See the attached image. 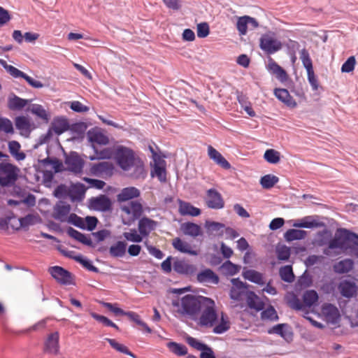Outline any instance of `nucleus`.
Returning a JSON list of instances; mask_svg holds the SVG:
<instances>
[{
  "label": "nucleus",
  "instance_id": "58836bf2",
  "mask_svg": "<svg viewBox=\"0 0 358 358\" xmlns=\"http://www.w3.org/2000/svg\"><path fill=\"white\" fill-rule=\"evenodd\" d=\"M243 277L255 283L258 285H264L265 282L264 281L263 275L255 270H248L243 273Z\"/></svg>",
  "mask_w": 358,
  "mask_h": 358
},
{
  "label": "nucleus",
  "instance_id": "c85d7f7f",
  "mask_svg": "<svg viewBox=\"0 0 358 358\" xmlns=\"http://www.w3.org/2000/svg\"><path fill=\"white\" fill-rule=\"evenodd\" d=\"M178 211L181 215L198 216L201 214V210L189 202L178 200Z\"/></svg>",
  "mask_w": 358,
  "mask_h": 358
},
{
  "label": "nucleus",
  "instance_id": "5fc2aeb1",
  "mask_svg": "<svg viewBox=\"0 0 358 358\" xmlns=\"http://www.w3.org/2000/svg\"><path fill=\"white\" fill-rule=\"evenodd\" d=\"M16 128L21 131L29 132L30 131V122L29 120L24 116H20L15 118Z\"/></svg>",
  "mask_w": 358,
  "mask_h": 358
},
{
  "label": "nucleus",
  "instance_id": "338daca9",
  "mask_svg": "<svg viewBox=\"0 0 358 358\" xmlns=\"http://www.w3.org/2000/svg\"><path fill=\"white\" fill-rule=\"evenodd\" d=\"M340 233L343 234L345 241L350 242L353 245L358 246V235L349 231L347 229H341Z\"/></svg>",
  "mask_w": 358,
  "mask_h": 358
},
{
  "label": "nucleus",
  "instance_id": "a211bd4d",
  "mask_svg": "<svg viewBox=\"0 0 358 358\" xmlns=\"http://www.w3.org/2000/svg\"><path fill=\"white\" fill-rule=\"evenodd\" d=\"M268 71L273 74L280 82H286L288 79L287 72L272 58H269L267 65Z\"/></svg>",
  "mask_w": 358,
  "mask_h": 358
},
{
  "label": "nucleus",
  "instance_id": "473e14b6",
  "mask_svg": "<svg viewBox=\"0 0 358 358\" xmlns=\"http://www.w3.org/2000/svg\"><path fill=\"white\" fill-rule=\"evenodd\" d=\"M354 266V262L350 259L341 260L334 265V271L339 274L350 271Z\"/></svg>",
  "mask_w": 358,
  "mask_h": 358
},
{
  "label": "nucleus",
  "instance_id": "ddd939ff",
  "mask_svg": "<svg viewBox=\"0 0 358 358\" xmlns=\"http://www.w3.org/2000/svg\"><path fill=\"white\" fill-rule=\"evenodd\" d=\"M321 313L326 321L329 323L336 324L340 317L338 309L331 303L323 304Z\"/></svg>",
  "mask_w": 358,
  "mask_h": 358
},
{
  "label": "nucleus",
  "instance_id": "39448f33",
  "mask_svg": "<svg viewBox=\"0 0 358 358\" xmlns=\"http://www.w3.org/2000/svg\"><path fill=\"white\" fill-rule=\"evenodd\" d=\"M20 169L10 163H0V185L8 187L15 183Z\"/></svg>",
  "mask_w": 358,
  "mask_h": 358
},
{
  "label": "nucleus",
  "instance_id": "680f3d73",
  "mask_svg": "<svg viewBox=\"0 0 358 358\" xmlns=\"http://www.w3.org/2000/svg\"><path fill=\"white\" fill-rule=\"evenodd\" d=\"M0 131L6 134H13L14 129L12 122L6 117H0Z\"/></svg>",
  "mask_w": 358,
  "mask_h": 358
},
{
  "label": "nucleus",
  "instance_id": "dca6fc26",
  "mask_svg": "<svg viewBox=\"0 0 358 358\" xmlns=\"http://www.w3.org/2000/svg\"><path fill=\"white\" fill-rule=\"evenodd\" d=\"M173 266V270L179 274L193 275L196 271L195 265L189 264L185 260L176 259L174 261Z\"/></svg>",
  "mask_w": 358,
  "mask_h": 358
},
{
  "label": "nucleus",
  "instance_id": "79ce46f5",
  "mask_svg": "<svg viewBox=\"0 0 358 358\" xmlns=\"http://www.w3.org/2000/svg\"><path fill=\"white\" fill-rule=\"evenodd\" d=\"M279 275L281 279L285 282H292L294 280L292 268L289 265L281 267L279 270Z\"/></svg>",
  "mask_w": 358,
  "mask_h": 358
},
{
  "label": "nucleus",
  "instance_id": "393cba45",
  "mask_svg": "<svg viewBox=\"0 0 358 358\" xmlns=\"http://www.w3.org/2000/svg\"><path fill=\"white\" fill-rule=\"evenodd\" d=\"M245 299L250 309L260 311L264 308V301L254 292L250 291Z\"/></svg>",
  "mask_w": 358,
  "mask_h": 358
},
{
  "label": "nucleus",
  "instance_id": "1a4fd4ad",
  "mask_svg": "<svg viewBox=\"0 0 358 358\" xmlns=\"http://www.w3.org/2000/svg\"><path fill=\"white\" fill-rule=\"evenodd\" d=\"M65 164L69 171L75 174H80L83 172L85 162L77 152H71L66 157Z\"/></svg>",
  "mask_w": 358,
  "mask_h": 358
},
{
  "label": "nucleus",
  "instance_id": "f704fd0d",
  "mask_svg": "<svg viewBox=\"0 0 358 358\" xmlns=\"http://www.w3.org/2000/svg\"><path fill=\"white\" fill-rule=\"evenodd\" d=\"M127 243L123 241H117L109 248L110 255L113 257H122L126 253Z\"/></svg>",
  "mask_w": 358,
  "mask_h": 358
},
{
  "label": "nucleus",
  "instance_id": "8fccbe9b",
  "mask_svg": "<svg viewBox=\"0 0 358 358\" xmlns=\"http://www.w3.org/2000/svg\"><path fill=\"white\" fill-rule=\"evenodd\" d=\"M264 157L265 160L270 164H278L280 160V153L273 149L266 150Z\"/></svg>",
  "mask_w": 358,
  "mask_h": 358
},
{
  "label": "nucleus",
  "instance_id": "4c0bfd02",
  "mask_svg": "<svg viewBox=\"0 0 358 358\" xmlns=\"http://www.w3.org/2000/svg\"><path fill=\"white\" fill-rule=\"evenodd\" d=\"M182 229L185 234L196 237L201 234V227L192 222H186L182 225Z\"/></svg>",
  "mask_w": 358,
  "mask_h": 358
},
{
  "label": "nucleus",
  "instance_id": "423d86ee",
  "mask_svg": "<svg viewBox=\"0 0 358 358\" xmlns=\"http://www.w3.org/2000/svg\"><path fill=\"white\" fill-rule=\"evenodd\" d=\"M259 47L267 54H273L282 48V43L273 34H263L259 39Z\"/></svg>",
  "mask_w": 358,
  "mask_h": 358
},
{
  "label": "nucleus",
  "instance_id": "cd10ccee",
  "mask_svg": "<svg viewBox=\"0 0 358 358\" xmlns=\"http://www.w3.org/2000/svg\"><path fill=\"white\" fill-rule=\"evenodd\" d=\"M69 125L67 120L64 117H56L53 120L50 131L60 135L69 129Z\"/></svg>",
  "mask_w": 358,
  "mask_h": 358
},
{
  "label": "nucleus",
  "instance_id": "4d7b16f0",
  "mask_svg": "<svg viewBox=\"0 0 358 358\" xmlns=\"http://www.w3.org/2000/svg\"><path fill=\"white\" fill-rule=\"evenodd\" d=\"M300 59L307 72L313 71V62L307 50L302 49L300 51Z\"/></svg>",
  "mask_w": 358,
  "mask_h": 358
},
{
  "label": "nucleus",
  "instance_id": "7ed1b4c3",
  "mask_svg": "<svg viewBox=\"0 0 358 358\" xmlns=\"http://www.w3.org/2000/svg\"><path fill=\"white\" fill-rule=\"evenodd\" d=\"M122 211V222L130 225L138 219L143 213L142 204L136 201H131L123 204L120 207Z\"/></svg>",
  "mask_w": 358,
  "mask_h": 358
},
{
  "label": "nucleus",
  "instance_id": "49530a36",
  "mask_svg": "<svg viewBox=\"0 0 358 358\" xmlns=\"http://www.w3.org/2000/svg\"><path fill=\"white\" fill-rule=\"evenodd\" d=\"M317 300L318 295L315 290H308L303 295V303L307 307L312 306Z\"/></svg>",
  "mask_w": 358,
  "mask_h": 358
},
{
  "label": "nucleus",
  "instance_id": "e2e57ef3",
  "mask_svg": "<svg viewBox=\"0 0 358 358\" xmlns=\"http://www.w3.org/2000/svg\"><path fill=\"white\" fill-rule=\"evenodd\" d=\"M41 163L45 166H51V168L54 170L55 173L60 171L62 166V164L59 162V160L56 158L50 159L48 157L46 159H43L41 161Z\"/></svg>",
  "mask_w": 358,
  "mask_h": 358
},
{
  "label": "nucleus",
  "instance_id": "69168bd1",
  "mask_svg": "<svg viewBox=\"0 0 358 358\" xmlns=\"http://www.w3.org/2000/svg\"><path fill=\"white\" fill-rule=\"evenodd\" d=\"M66 221L69 223L73 224L76 227H78L81 229H85V220L75 213L70 214Z\"/></svg>",
  "mask_w": 358,
  "mask_h": 358
},
{
  "label": "nucleus",
  "instance_id": "bb28decb",
  "mask_svg": "<svg viewBox=\"0 0 358 358\" xmlns=\"http://www.w3.org/2000/svg\"><path fill=\"white\" fill-rule=\"evenodd\" d=\"M113 169V165L106 162L94 164L91 166L90 169V174L94 176H102L104 173Z\"/></svg>",
  "mask_w": 358,
  "mask_h": 358
},
{
  "label": "nucleus",
  "instance_id": "3c124183",
  "mask_svg": "<svg viewBox=\"0 0 358 358\" xmlns=\"http://www.w3.org/2000/svg\"><path fill=\"white\" fill-rule=\"evenodd\" d=\"M345 240L344 239L343 234L341 233V236H337L329 241V249H343L345 247Z\"/></svg>",
  "mask_w": 358,
  "mask_h": 358
},
{
  "label": "nucleus",
  "instance_id": "603ef678",
  "mask_svg": "<svg viewBox=\"0 0 358 358\" xmlns=\"http://www.w3.org/2000/svg\"><path fill=\"white\" fill-rule=\"evenodd\" d=\"M134 171L132 173L131 176L134 178L138 179V178H145L146 176V171L144 169L143 163L138 158V160L135 162L134 166Z\"/></svg>",
  "mask_w": 358,
  "mask_h": 358
},
{
  "label": "nucleus",
  "instance_id": "2f4dec72",
  "mask_svg": "<svg viewBox=\"0 0 358 358\" xmlns=\"http://www.w3.org/2000/svg\"><path fill=\"white\" fill-rule=\"evenodd\" d=\"M91 203L94 208L102 211L109 210L111 206V202L110 199L105 195L94 198L92 200Z\"/></svg>",
  "mask_w": 358,
  "mask_h": 358
},
{
  "label": "nucleus",
  "instance_id": "9d476101",
  "mask_svg": "<svg viewBox=\"0 0 358 358\" xmlns=\"http://www.w3.org/2000/svg\"><path fill=\"white\" fill-rule=\"evenodd\" d=\"M206 203L213 209H221L224 206V201L221 194L215 189H210L206 192Z\"/></svg>",
  "mask_w": 358,
  "mask_h": 358
},
{
  "label": "nucleus",
  "instance_id": "a19ab883",
  "mask_svg": "<svg viewBox=\"0 0 358 358\" xmlns=\"http://www.w3.org/2000/svg\"><path fill=\"white\" fill-rule=\"evenodd\" d=\"M166 347L169 348L170 352L177 356H183L187 353V348L186 346L176 342H169L166 344Z\"/></svg>",
  "mask_w": 358,
  "mask_h": 358
},
{
  "label": "nucleus",
  "instance_id": "774afa93",
  "mask_svg": "<svg viewBox=\"0 0 358 358\" xmlns=\"http://www.w3.org/2000/svg\"><path fill=\"white\" fill-rule=\"evenodd\" d=\"M356 59L354 56L350 57L342 65L341 71L343 73H350L355 69Z\"/></svg>",
  "mask_w": 358,
  "mask_h": 358
},
{
  "label": "nucleus",
  "instance_id": "b1692460",
  "mask_svg": "<svg viewBox=\"0 0 358 358\" xmlns=\"http://www.w3.org/2000/svg\"><path fill=\"white\" fill-rule=\"evenodd\" d=\"M268 333L270 334L280 335L287 341H292L293 337V334L290 331L287 324H278L275 325L268 331Z\"/></svg>",
  "mask_w": 358,
  "mask_h": 358
},
{
  "label": "nucleus",
  "instance_id": "bf43d9fd",
  "mask_svg": "<svg viewBox=\"0 0 358 358\" xmlns=\"http://www.w3.org/2000/svg\"><path fill=\"white\" fill-rule=\"evenodd\" d=\"M90 315L94 319H95L96 321L102 323L103 325H105L106 327H111L115 329L116 330H119L118 326H117L114 322H113L110 320H109L106 317L100 315L96 313H91Z\"/></svg>",
  "mask_w": 358,
  "mask_h": 358
},
{
  "label": "nucleus",
  "instance_id": "052dcab7",
  "mask_svg": "<svg viewBox=\"0 0 358 358\" xmlns=\"http://www.w3.org/2000/svg\"><path fill=\"white\" fill-rule=\"evenodd\" d=\"M124 237L126 240L131 242L134 243H140L143 241V236L139 233L137 232L136 229H131L128 232H124L123 234Z\"/></svg>",
  "mask_w": 358,
  "mask_h": 358
},
{
  "label": "nucleus",
  "instance_id": "5701e85b",
  "mask_svg": "<svg viewBox=\"0 0 358 358\" xmlns=\"http://www.w3.org/2000/svg\"><path fill=\"white\" fill-rule=\"evenodd\" d=\"M268 333L270 334L280 335L287 341H292L293 337V334L290 331L287 324H278L275 325L268 331Z\"/></svg>",
  "mask_w": 358,
  "mask_h": 358
},
{
  "label": "nucleus",
  "instance_id": "6e6d98bb",
  "mask_svg": "<svg viewBox=\"0 0 358 358\" xmlns=\"http://www.w3.org/2000/svg\"><path fill=\"white\" fill-rule=\"evenodd\" d=\"M31 112L43 120L48 121L49 115L45 108L39 104H33L30 108Z\"/></svg>",
  "mask_w": 358,
  "mask_h": 358
},
{
  "label": "nucleus",
  "instance_id": "72a5a7b5",
  "mask_svg": "<svg viewBox=\"0 0 358 358\" xmlns=\"http://www.w3.org/2000/svg\"><path fill=\"white\" fill-rule=\"evenodd\" d=\"M21 145L16 141H11L8 143V150L10 155L17 161L25 159L26 155L20 151Z\"/></svg>",
  "mask_w": 358,
  "mask_h": 358
},
{
  "label": "nucleus",
  "instance_id": "412c9836",
  "mask_svg": "<svg viewBox=\"0 0 358 358\" xmlns=\"http://www.w3.org/2000/svg\"><path fill=\"white\" fill-rule=\"evenodd\" d=\"M274 94L278 100L289 108H294L297 106L296 102L286 89L276 88L274 90Z\"/></svg>",
  "mask_w": 358,
  "mask_h": 358
},
{
  "label": "nucleus",
  "instance_id": "13d9d810",
  "mask_svg": "<svg viewBox=\"0 0 358 358\" xmlns=\"http://www.w3.org/2000/svg\"><path fill=\"white\" fill-rule=\"evenodd\" d=\"M290 248L286 245H280L276 248V255L279 260H288L290 257Z\"/></svg>",
  "mask_w": 358,
  "mask_h": 358
},
{
  "label": "nucleus",
  "instance_id": "9b49d317",
  "mask_svg": "<svg viewBox=\"0 0 358 358\" xmlns=\"http://www.w3.org/2000/svg\"><path fill=\"white\" fill-rule=\"evenodd\" d=\"M248 25H250L252 29H255L259 27V23L255 18L248 15L238 17L236 29L240 36L246 35Z\"/></svg>",
  "mask_w": 358,
  "mask_h": 358
},
{
  "label": "nucleus",
  "instance_id": "de8ad7c7",
  "mask_svg": "<svg viewBox=\"0 0 358 358\" xmlns=\"http://www.w3.org/2000/svg\"><path fill=\"white\" fill-rule=\"evenodd\" d=\"M126 316H127L129 319L131 320V321L142 327L146 332L149 334L152 332V329L148 326V324L145 322L141 320L140 315L136 313L133 311H128L126 313Z\"/></svg>",
  "mask_w": 358,
  "mask_h": 358
},
{
  "label": "nucleus",
  "instance_id": "aec40b11",
  "mask_svg": "<svg viewBox=\"0 0 358 358\" xmlns=\"http://www.w3.org/2000/svg\"><path fill=\"white\" fill-rule=\"evenodd\" d=\"M208 155L209 158L224 169H231L229 162L212 145L208 146Z\"/></svg>",
  "mask_w": 358,
  "mask_h": 358
},
{
  "label": "nucleus",
  "instance_id": "f8f14e48",
  "mask_svg": "<svg viewBox=\"0 0 358 358\" xmlns=\"http://www.w3.org/2000/svg\"><path fill=\"white\" fill-rule=\"evenodd\" d=\"M59 334L57 331L50 334L44 342V351L49 354L57 355L59 351Z\"/></svg>",
  "mask_w": 358,
  "mask_h": 358
},
{
  "label": "nucleus",
  "instance_id": "f3484780",
  "mask_svg": "<svg viewBox=\"0 0 358 358\" xmlns=\"http://www.w3.org/2000/svg\"><path fill=\"white\" fill-rule=\"evenodd\" d=\"M157 222L149 217H143L139 220L138 229L143 237H148L152 231L155 230Z\"/></svg>",
  "mask_w": 358,
  "mask_h": 358
},
{
  "label": "nucleus",
  "instance_id": "0eeeda50",
  "mask_svg": "<svg viewBox=\"0 0 358 358\" xmlns=\"http://www.w3.org/2000/svg\"><path fill=\"white\" fill-rule=\"evenodd\" d=\"M232 287L230 289V298L235 301H241L245 299L250 292L247 286L238 278L231 280Z\"/></svg>",
  "mask_w": 358,
  "mask_h": 358
},
{
  "label": "nucleus",
  "instance_id": "c9c22d12",
  "mask_svg": "<svg viewBox=\"0 0 358 358\" xmlns=\"http://www.w3.org/2000/svg\"><path fill=\"white\" fill-rule=\"evenodd\" d=\"M307 236V232L304 230L291 229H288L284 235L285 240L291 242L296 240L304 239Z\"/></svg>",
  "mask_w": 358,
  "mask_h": 358
},
{
  "label": "nucleus",
  "instance_id": "4468645a",
  "mask_svg": "<svg viewBox=\"0 0 358 358\" xmlns=\"http://www.w3.org/2000/svg\"><path fill=\"white\" fill-rule=\"evenodd\" d=\"M71 211V206L69 204L59 201L54 206L52 217L60 222H66L69 218Z\"/></svg>",
  "mask_w": 358,
  "mask_h": 358
},
{
  "label": "nucleus",
  "instance_id": "864d4df0",
  "mask_svg": "<svg viewBox=\"0 0 358 358\" xmlns=\"http://www.w3.org/2000/svg\"><path fill=\"white\" fill-rule=\"evenodd\" d=\"M330 237L331 233L329 230L324 229L322 231H319L317 234V238L315 240V243L318 246H323L327 243L329 244Z\"/></svg>",
  "mask_w": 358,
  "mask_h": 358
},
{
  "label": "nucleus",
  "instance_id": "6ab92c4d",
  "mask_svg": "<svg viewBox=\"0 0 358 358\" xmlns=\"http://www.w3.org/2000/svg\"><path fill=\"white\" fill-rule=\"evenodd\" d=\"M292 226L296 228H317L324 227L325 224L324 222L315 220L313 216H306L295 220Z\"/></svg>",
  "mask_w": 358,
  "mask_h": 358
},
{
  "label": "nucleus",
  "instance_id": "0e129e2a",
  "mask_svg": "<svg viewBox=\"0 0 358 358\" xmlns=\"http://www.w3.org/2000/svg\"><path fill=\"white\" fill-rule=\"evenodd\" d=\"M73 258L77 262H79L80 264H81L87 270H89L90 271L95 272V273L99 272L98 268L94 266L90 260L84 259L83 257V256L78 255V256L73 257Z\"/></svg>",
  "mask_w": 358,
  "mask_h": 358
},
{
  "label": "nucleus",
  "instance_id": "c756f323",
  "mask_svg": "<svg viewBox=\"0 0 358 358\" xmlns=\"http://www.w3.org/2000/svg\"><path fill=\"white\" fill-rule=\"evenodd\" d=\"M172 245L173 248L182 253L191 255H197L198 252L192 250V246L188 243L183 241L180 238H176L173 240Z\"/></svg>",
  "mask_w": 358,
  "mask_h": 358
},
{
  "label": "nucleus",
  "instance_id": "a878e982",
  "mask_svg": "<svg viewBox=\"0 0 358 358\" xmlns=\"http://www.w3.org/2000/svg\"><path fill=\"white\" fill-rule=\"evenodd\" d=\"M341 295L346 298L352 297L357 292V287L355 282L348 280L341 281L338 287Z\"/></svg>",
  "mask_w": 358,
  "mask_h": 358
},
{
  "label": "nucleus",
  "instance_id": "6e6552de",
  "mask_svg": "<svg viewBox=\"0 0 358 358\" xmlns=\"http://www.w3.org/2000/svg\"><path fill=\"white\" fill-rule=\"evenodd\" d=\"M48 272L61 285L73 284V278L72 274L61 266H52L49 268Z\"/></svg>",
  "mask_w": 358,
  "mask_h": 358
},
{
  "label": "nucleus",
  "instance_id": "c03bdc74",
  "mask_svg": "<svg viewBox=\"0 0 358 358\" xmlns=\"http://www.w3.org/2000/svg\"><path fill=\"white\" fill-rule=\"evenodd\" d=\"M89 138L92 143L99 145H106L109 142L108 138L100 131L89 132Z\"/></svg>",
  "mask_w": 358,
  "mask_h": 358
},
{
  "label": "nucleus",
  "instance_id": "f257e3e1",
  "mask_svg": "<svg viewBox=\"0 0 358 358\" xmlns=\"http://www.w3.org/2000/svg\"><path fill=\"white\" fill-rule=\"evenodd\" d=\"M200 313L199 324L202 327H213V331L221 334L230 329V320L224 312L216 311L215 301L208 298Z\"/></svg>",
  "mask_w": 358,
  "mask_h": 358
},
{
  "label": "nucleus",
  "instance_id": "09e8293b",
  "mask_svg": "<svg viewBox=\"0 0 358 358\" xmlns=\"http://www.w3.org/2000/svg\"><path fill=\"white\" fill-rule=\"evenodd\" d=\"M106 341L108 342L110 346L117 351L129 355L131 357H135L134 354L131 351H129L127 346L117 343L115 339L106 338Z\"/></svg>",
  "mask_w": 358,
  "mask_h": 358
},
{
  "label": "nucleus",
  "instance_id": "2eb2a0df",
  "mask_svg": "<svg viewBox=\"0 0 358 358\" xmlns=\"http://www.w3.org/2000/svg\"><path fill=\"white\" fill-rule=\"evenodd\" d=\"M196 280L201 284H213L219 283V276L210 268H205L196 274Z\"/></svg>",
  "mask_w": 358,
  "mask_h": 358
},
{
  "label": "nucleus",
  "instance_id": "a18cd8bd",
  "mask_svg": "<svg viewBox=\"0 0 358 358\" xmlns=\"http://www.w3.org/2000/svg\"><path fill=\"white\" fill-rule=\"evenodd\" d=\"M261 318L262 320L277 321L279 317L274 307L269 306L261 313Z\"/></svg>",
  "mask_w": 358,
  "mask_h": 358
},
{
  "label": "nucleus",
  "instance_id": "e433bc0d",
  "mask_svg": "<svg viewBox=\"0 0 358 358\" xmlns=\"http://www.w3.org/2000/svg\"><path fill=\"white\" fill-rule=\"evenodd\" d=\"M67 234L69 236L83 243L84 245L88 246H91L92 245V241L90 237L85 236V234L80 233L72 227H69L67 229Z\"/></svg>",
  "mask_w": 358,
  "mask_h": 358
},
{
  "label": "nucleus",
  "instance_id": "7c9ffc66",
  "mask_svg": "<svg viewBox=\"0 0 358 358\" xmlns=\"http://www.w3.org/2000/svg\"><path fill=\"white\" fill-rule=\"evenodd\" d=\"M140 196V191L134 187H125L117 195L118 201H127Z\"/></svg>",
  "mask_w": 358,
  "mask_h": 358
},
{
  "label": "nucleus",
  "instance_id": "f03ea898",
  "mask_svg": "<svg viewBox=\"0 0 358 358\" xmlns=\"http://www.w3.org/2000/svg\"><path fill=\"white\" fill-rule=\"evenodd\" d=\"M208 297L187 294L182 297L180 301H173L172 304L175 307H179L178 312L182 315H188L190 318L196 320L198 318L202 307L206 303Z\"/></svg>",
  "mask_w": 358,
  "mask_h": 358
},
{
  "label": "nucleus",
  "instance_id": "37998d69",
  "mask_svg": "<svg viewBox=\"0 0 358 358\" xmlns=\"http://www.w3.org/2000/svg\"><path fill=\"white\" fill-rule=\"evenodd\" d=\"M279 180V178L272 174H267L264 176L260 179V184L264 189L272 188Z\"/></svg>",
  "mask_w": 358,
  "mask_h": 358
},
{
  "label": "nucleus",
  "instance_id": "20e7f679",
  "mask_svg": "<svg viewBox=\"0 0 358 358\" xmlns=\"http://www.w3.org/2000/svg\"><path fill=\"white\" fill-rule=\"evenodd\" d=\"M115 158L117 164L124 171L131 169L138 159L135 157L132 150L124 146H119L116 148Z\"/></svg>",
  "mask_w": 358,
  "mask_h": 358
},
{
  "label": "nucleus",
  "instance_id": "ea45409f",
  "mask_svg": "<svg viewBox=\"0 0 358 358\" xmlns=\"http://www.w3.org/2000/svg\"><path fill=\"white\" fill-rule=\"evenodd\" d=\"M28 103V101L20 98L19 96L14 95L13 97H10L8 101V106L10 110H20L24 108Z\"/></svg>",
  "mask_w": 358,
  "mask_h": 358
},
{
  "label": "nucleus",
  "instance_id": "4be33fe9",
  "mask_svg": "<svg viewBox=\"0 0 358 358\" xmlns=\"http://www.w3.org/2000/svg\"><path fill=\"white\" fill-rule=\"evenodd\" d=\"M268 333L270 334L280 335L287 341H292L293 337V334L290 331L287 324H278L275 325L268 331Z\"/></svg>",
  "mask_w": 358,
  "mask_h": 358
}]
</instances>
